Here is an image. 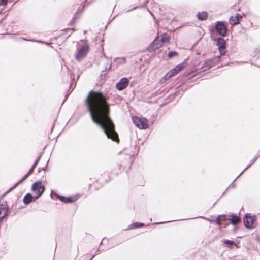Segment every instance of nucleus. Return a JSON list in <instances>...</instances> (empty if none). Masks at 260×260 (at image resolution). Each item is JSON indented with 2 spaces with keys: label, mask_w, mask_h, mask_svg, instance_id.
<instances>
[{
  "label": "nucleus",
  "mask_w": 260,
  "mask_h": 260,
  "mask_svg": "<svg viewBox=\"0 0 260 260\" xmlns=\"http://www.w3.org/2000/svg\"><path fill=\"white\" fill-rule=\"evenodd\" d=\"M107 73V67H106L105 68V69L102 71V73L101 74V76H103V75L104 76V75H106Z\"/></svg>",
  "instance_id": "7c9ffc66"
},
{
  "label": "nucleus",
  "mask_w": 260,
  "mask_h": 260,
  "mask_svg": "<svg viewBox=\"0 0 260 260\" xmlns=\"http://www.w3.org/2000/svg\"><path fill=\"white\" fill-rule=\"evenodd\" d=\"M72 30H73V31H75V29H74V28H73V29H72Z\"/></svg>",
  "instance_id": "de8ad7c7"
},
{
  "label": "nucleus",
  "mask_w": 260,
  "mask_h": 260,
  "mask_svg": "<svg viewBox=\"0 0 260 260\" xmlns=\"http://www.w3.org/2000/svg\"><path fill=\"white\" fill-rule=\"evenodd\" d=\"M228 190V188H227L226 189V190H225L224 191V192L222 193V194L221 195V196L220 197V198H221V197H222L223 196H224V195L226 193V191H227V190Z\"/></svg>",
  "instance_id": "72a5a7b5"
},
{
  "label": "nucleus",
  "mask_w": 260,
  "mask_h": 260,
  "mask_svg": "<svg viewBox=\"0 0 260 260\" xmlns=\"http://www.w3.org/2000/svg\"><path fill=\"white\" fill-rule=\"evenodd\" d=\"M257 220V216L250 213H246L243 217V225L245 228H254L255 222Z\"/></svg>",
  "instance_id": "7ed1b4c3"
},
{
  "label": "nucleus",
  "mask_w": 260,
  "mask_h": 260,
  "mask_svg": "<svg viewBox=\"0 0 260 260\" xmlns=\"http://www.w3.org/2000/svg\"><path fill=\"white\" fill-rule=\"evenodd\" d=\"M258 51H260V49L258 50Z\"/></svg>",
  "instance_id": "09e8293b"
},
{
  "label": "nucleus",
  "mask_w": 260,
  "mask_h": 260,
  "mask_svg": "<svg viewBox=\"0 0 260 260\" xmlns=\"http://www.w3.org/2000/svg\"><path fill=\"white\" fill-rule=\"evenodd\" d=\"M260 157V150H258L257 154L255 156V157L250 160L249 164L240 173V174L238 176V177H239L247 169L251 167L252 165L258 159V157Z\"/></svg>",
  "instance_id": "f3484780"
},
{
  "label": "nucleus",
  "mask_w": 260,
  "mask_h": 260,
  "mask_svg": "<svg viewBox=\"0 0 260 260\" xmlns=\"http://www.w3.org/2000/svg\"><path fill=\"white\" fill-rule=\"evenodd\" d=\"M177 55L178 53L176 51H171L169 52L168 56L169 58H171Z\"/></svg>",
  "instance_id": "b1692460"
},
{
  "label": "nucleus",
  "mask_w": 260,
  "mask_h": 260,
  "mask_svg": "<svg viewBox=\"0 0 260 260\" xmlns=\"http://www.w3.org/2000/svg\"><path fill=\"white\" fill-rule=\"evenodd\" d=\"M245 14L243 13L242 15L239 13H236L234 16H231L230 19V23L232 25H235L237 24L242 19L243 16H245Z\"/></svg>",
  "instance_id": "2eb2a0df"
},
{
  "label": "nucleus",
  "mask_w": 260,
  "mask_h": 260,
  "mask_svg": "<svg viewBox=\"0 0 260 260\" xmlns=\"http://www.w3.org/2000/svg\"><path fill=\"white\" fill-rule=\"evenodd\" d=\"M170 37L167 33H163L161 36L160 40L159 41V42H161V44L164 43L168 42L170 40Z\"/></svg>",
  "instance_id": "412c9836"
},
{
  "label": "nucleus",
  "mask_w": 260,
  "mask_h": 260,
  "mask_svg": "<svg viewBox=\"0 0 260 260\" xmlns=\"http://www.w3.org/2000/svg\"><path fill=\"white\" fill-rule=\"evenodd\" d=\"M118 166L119 167V169H120L121 165H118Z\"/></svg>",
  "instance_id": "79ce46f5"
},
{
  "label": "nucleus",
  "mask_w": 260,
  "mask_h": 260,
  "mask_svg": "<svg viewBox=\"0 0 260 260\" xmlns=\"http://www.w3.org/2000/svg\"><path fill=\"white\" fill-rule=\"evenodd\" d=\"M31 190L35 193H38V192L43 191L44 192L45 190V186L42 185V181H38L34 182L31 186Z\"/></svg>",
  "instance_id": "9b49d317"
},
{
  "label": "nucleus",
  "mask_w": 260,
  "mask_h": 260,
  "mask_svg": "<svg viewBox=\"0 0 260 260\" xmlns=\"http://www.w3.org/2000/svg\"><path fill=\"white\" fill-rule=\"evenodd\" d=\"M118 174V172H116V175H117Z\"/></svg>",
  "instance_id": "49530a36"
},
{
  "label": "nucleus",
  "mask_w": 260,
  "mask_h": 260,
  "mask_svg": "<svg viewBox=\"0 0 260 260\" xmlns=\"http://www.w3.org/2000/svg\"><path fill=\"white\" fill-rule=\"evenodd\" d=\"M217 201H216L215 203H214V204H213V206H212V207H214V206H215V205L217 203Z\"/></svg>",
  "instance_id": "37998d69"
},
{
  "label": "nucleus",
  "mask_w": 260,
  "mask_h": 260,
  "mask_svg": "<svg viewBox=\"0 0 260 260\" xmlns=\"http://www.w3.org/2000/svg\"><path fill=\"white\" fill-rule=\"evenodd\" d=\"M174 74L172 72L171 70L167 72L165 75L160 80V83L162 84L166 82V80L174 76Z\"/></svg>",
  "instance_id": "6ab92c4d"
},
{
  "label": "nucleus",
  "mask_w": 260,
  "mask_h": 260,
  "mask_svg": "<svg viewBox=\"0 0 260 260\" xmlns=\"http://www.w3.org/2000/svg\"><path fill=\"white\" fill-rule=\"evenodd\" d=\"M85 5L84 4V5L83 6V7H82V9H81V10H80V11H79V9H78V10L76 11V14H77V13H81V12H82L84 11V8H85Z\"/></svg>",
  "instance_id": "2f4dec72"
},
{
  "label": "nucleus",
  "mask_w": 260,
  "mask_h": 260,
  "mask_svg": "<svg viewBox=\"0 0 260 260\" xmlns=\"http://www.w3.org/2000/svg\"><path fill=\"white\" fill-rule=\"evenodd\" d=\"M215 29L221 37H224L228 34V28L224 21H217L215 23Z\"/></svg>",
  "instance_id": "423d86ee"
},
{
  "label": "nucleus",
  "mask_w": 260,
  "mask_h": 260,
  "mask_svg": "<svg viewBox=\"0 0 260 260\" xmlns=\"http://www.w3.org/2000/svg\"><path fill=\"white\" fill-rule=\"evenodd\" d=\"M42 171V170H41V168H39L38 169V173L41 172Z\"/></svg>",
  "instance_id": "f704fd0d"
},
{
  "label": "nucleus",
  "mask_w": 260,
  "mask_h": 260,
  "mask_svg": "<svg viewBox=\"0 0 260 260\" xmlns=\"http://www.w3.org/2000/svg\"><path fill=\"white\" fill-rule=\"evenodd\" d=\"M241 222L239 214L237 215L233 213H229V225L231 224L236 228Z\"/></svg>",
  "instance_id": "9d476101"
},
{
  "label": "nucleus",
  "mask_w": 260,
  "mask_h": 260,
  "mask_svg": "<svg viewBox=\"0 0 260 260\" xmlns=\"http://www.w3.org/2000/svg\"><path fill=\"white\" fill-rule=\"evenodd\" d=\"M43 194V191H40L38 192V193H36V195L33 196V201H35L36 200L39 199Z\"/></svg>",
  "instance_id": "a878e982"
},
{
  "label": "nucleus",
  "mask_w": 260,
  "mask_h": 260,
  "mask_svg": "<svg viewBox=\"0 0 260 260\" xmlns=\"http://www.w3.org/2000/svg\"><path fill=\"white\" fill-rule=\"evenodd\" d=\"M197 16L200 21H204L208 18V13L206 11L199 12Z\"/></svg>",
  "instance_id": "aec40b11"
},
{
  "label": "nucleus",
  "mask_w": 260,
  "mask_h": 260,
  "mask_svg": "<svg viewBox=\"0 0 260 260\" xmlns=\"http://www.w3.org/2000/svg\"><path fill=\"white\" fill-rule=\"evenodd\" d=\"M33 202V195L30 193L26 194L23 199V202L25 205H28Z\"/></svg>",
  "instance_id": "a211bd4d"
},
{
  "label": "nucleus",
  "mask_w": 260,
  "mask_h": 260,
  "mask_svg": "<svg viewBox=\"0 0 260 260\" xmlns=\"http://www.w3.org/2000/svg\"><path fill=\"white\" fill-rule=\"evenodd\" d=\"M107 100L106 94L91 90L85 100V104L92 121L101 127L108 139L118 143V136L110 117V105Z\"/></svg>",
  "instance_id": "f257e3e1"
},
{
  "label": "nucleus",
  "mask_w": 260,
  "mask_h": 260,
  "mask_svg": "<svg viewBox=\"0 0 260 260\" xmlns=\"http://www.w3.org/2000/svg\"><path fill=\"white\" fill-rule=\"evenodd\" d=\"M86 33H87V31H86V30H84V34H86Z\"/></svg>",
  "instance_id": "c03bdc74"
},
{
  "label": "nucleus",
  "mask_w": 260,
  "mask_h": 260,
  "mask_svg": "<svg viewBox=\"0 0 260 260\" xmlns=\"http://www.w3.org/2000/svg\"><path fill=\"white\" fill-rule=\"evenodd\" d=\"M23 181L21 179L19 181H18L16 183H15L12 187H11L9 189H8L5 193L3 194V197L5 196L7 194L9 193L13 190L15 189L19 185L21 184Z\"/></svg>",
  "instance_id": "4be33fe9"
},
{
  "label": "nucleus",
  "mask_w": 260,
  "mask_h": 260,
  "mask_svg": "<svg viewBox=\"0 0 260 260\" xmlns=\"http://www.w3.org/2000/svg\"><path fill=\"white\" fill-rule=\"evenodd\" d=\"M43 153V152L41 153V154L39 155L37 159L35 161L34 164L32 165L29 170L28 171V172L21 178V179L23 181H24L28 178V177L33 173L35 168L36 167L37 165L39 162Z\"/></svg>",
  "instance_id": "ddd939ff"
},
{
  "label": "nucleus",
  "mask_w": 260,
  "mask_h": 260,
  "mask_svg": "<svg viewBox=\"0 0 260 260\" xmlns=\"http://www.w3.org/2000/svg\"><path fill=\"white\" fill-rule=\"evenodd\" d=\"M0 2L2 5H5L7 3V0H1Z\"/></svg>",
  "instance_id": "473e14b6"
},
{
  "label": "nucleus",
  "mask_w": 260,
  "mask_h": 260,
  "mask_svg": "<svg viewBox=\"0 0 260 260\" xmlns=\"http://www.w3.org/2000/svg\"><path fill=\"white\" fill-rule=\"evenodd\" d=\"M223 246L225 245L228 248H232V246L235 244V242L230 240H225L223 242Z\"/></svg>",
  "instance_id": "5701e85b"
},
{
  "label": "nucleus",
  "mask_w": 260,
  "mask_h": 260,
  "mask_svg": "<svg viewBox=\"0 0 260 260\" xmlns=\"http://www.w3.org/2000/svg\"><path fill=\"white\" fill-rule=\"evenodd\" d=\"M173 221H174V220L159 221V222H156L151 223L150 224L148 223V224H146V225H145L143 222H133V223H132V224H129V225H128L127 226V228H141V227H143V226H150V225H159V224H160L165 223H169V222H173Z\"/></svg>",
  "instance_id": "6e6552de"
},
{
  "label": "nucleus",
  "mask_w": 260,
  "mask_h": 260,
  "mask_svg": "<svg viewBox=\"0 0 260 260\" xmlns=\"http://www.w3.org/2000/svg\"><path fill=\"white\" fill-rule=\"evenodd\" d=\"M52 191H53L52 190V191H51V194H50V196H51V198H52Z\"/></svg>",
  "instance_id": "a18cd8bd"
},
{
  "label": "nucleus",
  "mask_w": 260,
  "mask_h": 260,
  "mask_svg": "<svg viewBox=\"0 0 260 260\" xmlns=\"http://www.w3.org/2000/svg\"><path fill=\"white\" fill-rule=\"evenodd\" d=\"M162 46V44L161 42H159V41H156V40H154L149 45L147 48V50L148 52L151 53L159 49Z\"/></svg>",
  "instance_id": "4468645a"
},
{
  "label": "nucleus",
  "mask_w": 260,
  "mask_h": 260,
  "mask_svg": "<svg viewBox=\"0 0 260 260\" xmlns=\"http://www.w3.org/2000/svg\"><path fill=\"white\" fill-rule=\"evenodd\" d=\"M78 19V18L76 16H74L72 19L71 20V21H70L69 23L71 25H72L75 22V21Z\"/></svg>",
  "instance_id": "bb28decb"
},
{
  "label": "nucleus",
  "mask_w": 260,
  "mask_h": 260,
  "mask_svg": "<svg viewBox=\"0 0 260 260\" xmlns=\"http://www.w3.org/2000/svg\"><path fill=\"white\" fill-rule=\"evenodd\" d=\"M136 8V7H134V8H132V9L128 10V11H127V12H129V11H131V10H134V9H135Z\"/></svg>",
  "instance_id": "58836bf2"
},
{
  "label": "nucleus",
  "mask_w": 260,
  "mask_h": 260,
  "mask_svg": "<svg viewBox=\"0 0 260 260\" xmlns=\"http://www.w3.org/2000/svg\"><path fill=\"white\" fill-rule=\"evenodd\" d=\"M67 96H68V95H66V97H65V98H64V99L63 100V102H62V104H63V103L64 102V101L67 100Z\"/></svg>",
  "instance_id": "c9c22d12"
},
{
  "label": "nucleus",
  "mask_w": 260,
  "mask_h": 260,
  "mask_svg": "<svg viewBox=\"0 0 260 260\" xmlns=\"http://www.w3.org/2000/svg\"><path fill=\"white\" fill-rule=\"evenodd\" d=\"M111 67H112V63H111L109 65V70L111 68Z\"/></svg>",
  "instance_id": "ea45409f"
},
{
  "label": "nucleus",
  "mask_w": 260,
  "mask_h": 260,
  "mask_svg": "<svg viewBox=\"0 0 260 260\" xmlns=\"http://www.w3.org/2000/svg\"><path fill=\"white\" fill-rule=\"evenodd\" d=\"M108 178H109L108 180L106 181L107 182L111 180L110 174H108Z\"/></svg>",
  "instance_id": "e433bc0d"
},
{
  "label": "nucleus",
  "mask_w": 260,
  "mask_h": 260,
  "mask_svg": "<svg viewBox=\"0 0 260 260\" xmlns=\"http://www.w3.org/2000/svg\"><path fill=\"white\" fill-rule=\"evenodd\" d=\"M28 41L38 42V43H44V42L43 41H41V40H36L35 39H28Z\"/></svg>",
  "instance_id": "cd10ccee"
},
{
  "label": "nucleus",
  "mask_w": 260,
  "mask_h": 260,
  "mask_svg": "<svg viewBox=\"0 0 260 260\" xmlns=\"http://www.w3.org/2000/svg\"><path fill=\"white\" fill-rule=\"evenodd\" d=\"M229 214H223L218 215L212 219V220L219 226L223 225L225 227L229 225Z\"/></svg>",
  "instance_id": "0eeeda50"
},
{
  "label": "nucleus",
  "mask_w": 260,
  "mask_h": 260,
  "mask_svg": "<svg viewBox=\"0 0 260 260\" xmlns=\"http://www.w3.org/2000/svg\"><path fill=\"white\" fill-rule=\"evenodd\" d=\"M239 177H238V176L234 179V180L232 182V183L231 184V185L228 187V189L230 188V187H232V188H235V184L234 183V182Z\"/></svg>",
  "instance_id": "c756f323"
},
{
  "label": "nucleus",
  "mask_w": 260,
  "mask_h": 260,
  "mask_svg": "<svg viewBox=\"0 0 260 260\" xmlns=\"http://www.w3.org/2000/svg\"><path fill=\"white\" fill-rule=\"evenodd\" d=\"M132 120L136 126L139 129H145L149 126V122L146 118L134 116L132 118Z\"/></svg>",
  "instance_id": "20e7f679"
},
{
  "label": "nucleus",
  "mask_w": 260,
  "mask_h": 260,
  "mask_svg": "<svg viewBox=\"0 0 260 260\" xmlns=\"http://www.w3.org/2000/svg\"><path fill=\"white\" fill-rule=\"evenodd\" d=\"M90 47L89 45L85 44L80 47L77 48V53L75 55V59L77 61H80L84 57H85L89 51Z\"/></svg>",
  "instance_id": "39448f33"
},
{
  "label": "nucleus",
  "mask_w": 260,
  "mask_h": 260,
  "mask_svg": "<svg viewBox=\"0 0 260 260\" xmlns=\"http://www.w3.org/2000/svg\"><path fill=\"white\" fill-rule=\"evenodd\" d=\"M22 39H23V40H25V41H28V39H27L24 38H22Z\"/></svg>",
  "instance_id": "a19ab883"
},
{
  "label": "nucleus",
  "mask_w": 260,
  "mask_h": 260,
  "mask_svg": "<svg viewBox=\"0 0 260 260\" xmlns=\"http://www.w3.org/2000/svg\"><path fill=\"white\" fill-rule=\"evenodd\" d=\"M54 126V124H53V125L52 126L51 129V133L52 132Z\"/></svg>",
  "instance_id": "4c0bfd02"
},
{
  "label": "nucleus",
  "mask_w": 260,
  "mask_h": 260,
  "mask_svg": "<svg viewBox=\"0 0 260 260\" xmlns=\"http://www.w3.org/2000/svg\"><path fill=\"white\" fill-rule=\"evenodd\" d=\"M48 161H49V159L47 161L45 166L44 167L41 168V170L42 171L43 170L44 171V172H45L47 171V167L48 166ZM45 173H44V175H45Z\"/></svg>",
  "instance_id": "c85d7f7f"
},
{
  "label": "nucleus",
  "mask_w": 260,
  "mask_h": 260,
  "mask_svg": "<svg viewBox=\"0 0 260 260\" xmlns=\"http://www.w3.org/2000/svg\"><path fill=\"white\" fill-rule=\"evenodd\" d=\"M187 64V62L184 61L182 63L176 66L173 69H172L171 70L174 74V75H176L181 70L184 69L186 67Z\"/></svg>",
  "instance_id": "dca6fc26"
},
{
  "label": "nucleus",
  "mask_w": 260,
  "mask_h": 260,
  "mask_svg": "<svg viewBox=\"0 0 260 260\" xmlns=\"http://www.w3.org/2000/svg\"><path fill=\"white\" fill-rule=\"evenodd\" d=\"M212 40L216 42V45L218 46L220 55L217 56L213 59H208L205 62L201 67V68L204 69V71L210 69L215 61L217 62L219 61L221 58L220 56L225 55L226 52V42L223 37L213 38Z\"/></svg>",
  "instance_id": "f03ea898"
},
{
  "label": "nucleus",
  "mask_w": 260,
  "mask_h": 260,
  "mask_svg": "<svg viewBox=\"0 0 260 260\" xmlns=\"http://www.w3.org/2000/svg\"><path fill=\"white\" fill-rule=\"evenodd\" d=\"M79 197L78 194L65 197L62 195H58L57 199L64 203H72L76 201Z\"/></svg>",
  "instance_id": "1a4fd4ad"
},
{
  "label": "nucleus",
  "mask_w": 260,
  "mask_h": 260,
  "mask_svg": "<svg viewBox=\"0 0 260 260\" xmlns=\"http://www.w3.org/2000/svg\"><path fill=\"white\" fill-rule=\"evenodd\" d=\"M129 84V80L126 77L122 78L116 84V88L118 90L124 89Z\"/></svg>",
  "instance_id": "f8f14e48"
},
{
  "label": "nucleus",
  "mask_w": 260,
  "mask_h": 260,
  "mask_svg": "<svg viewBox=\"0 0 260 260\" xmlns=\"http://www.w3.org/2000/svg\"><path fill=\"white\" fill-rule=\"evenodd\" d=\"M43 194V191H40L38 192V193H36V195L33 196V201H35L36 200L39 199Z\"/></svg>",
  "instance_id": "393cba45"
}]
</instances>
